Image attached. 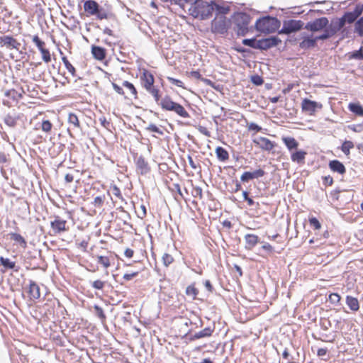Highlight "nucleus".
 I'll return each instance as SVG.
<instances>
[{
	"instance_id": "nucleus-1",
	"label": "nucleus",
	"mask_w": 363,
	"mask_h": 363,
	"mask_svg": "<svg viewBox=\"0 0 363 363\" xmlns=\"http://www.w3.org/2000/svg\"><path fill=\"white\" fill-rule=\"evenodd\" d=\"M152 94L157 104L163 110L172 111L184 118L190 116L181 104L174 102L169 96L163 95V92H152Z\"/></svg>"
},
{
	"instance_id": "nucleus-2",
	"label": "nucleus",
	"mask_w": 363,
	"mask_h": 363,
	"mask_svg": "<svg viewBox=\"0 0 363 363\" xmlns=\"http://www.w3.org/2000/svg\"><path fill=\"white\" fill-rule=\"evenodd\" d=\"M214 11L213 1L208 3L203 0L197 1L196 4L191 5L189 11L195 18H200L202 20L207 19L212 16Z\"/></svg>"
},
{
	"instance_id": "nucleus-3",
	"label": "nucleus",
	"mask_w": 363,
	"mask_h": 363,
	"mask_svg": "<svg viewBox=\"0 0 363 363\" xmlns=\"http://www.w3.org/2000/svg\"><path fill=\"white\" fill-rule=\"evenodd\" d=\"M281 22L275 17L267 16L257 20L255 28L258 31L264 33H272L277 30Z\"/></svg>"
},
{
	"instance_id": "nucleus-4",
	"label": "nucleus",
	"mask_w": 363,
	"mask_h": 363,
	"mask_svg": "<svg viewBox=\"0 0 363 363\" xmlns=\"http://www.w3.org/2000/svg\"><path fill=\"white\" fill-rule=\"evenodd\" d=\"M235 30L238 35L244 36L248 32V25L250 22V16L246 13L239 12L233 16Z\"/></svg>"
},
{
	"instance_id": "nucleus-5",
	"label": "nucleus",
	"mask_w": 363,
	"mask_h": 363,
	"mask_svg": "<svg viewBox=\"0 0 363 363\" xmlns=\"http://www.w3.org/2000/svg\"><path fill=\"white\" fill-rule=\"evenodd\" d=\"M84 9L88 15L96 16V18L99 20L107 19L108 17L106 11L94 0L85 1L84 3Z\"/></svg>"
},
{
	"instance_id": "nucleus-6",
	"label": "nucleus",
	"mask_w": 363,
	"mask_h": 363,
	"mask_svg": "<svg viewBox=\"0 0 363 363\" xmlns=\"http://www.w3.org/2000/svg\"><path fill=\"white\" fill-rule=\"evenodd\" d=\"M230 25V21L225 16L216 15L211 23V29L213 33L224 34L227 33Z\"/></svg>"
},
{
	"instance_id": "nucleus-7",
	"label": "nucleus",
	"mask_w": 363,
	"mask_h": 363,
	"mask_svg": "<svg viewBox=\"0 0 363 363\" xmlns=\"http://www.w3.org/2000/svg\"><path fill=\"white\" fill-rule=\"evenodd\" d=\"M304 23L301 20H286L283 22V27L278 31L279 34L290 35L304 28Z\"/></svg>"
},
{
	"instance_id": "nucleus-8",
	"label": "nucleus",
	"mask_w": 363,
	"mask_h": 363,
	"mask_svg": "<svg viewBox=\"0 0 363 363\" xmlns=\"http://www.w3.org/2000/svg\"><path fill=\"white\" fill-rule=\"evenodd\" d=\"M328 19L326 17L316 18L313 21L308 22L304 25V29L311 32L320 31L328 26Z\"/></svg>"
},
{
	"instance_id": "nucleus-9",
	"label": "nucleus",
	"mask_w": 363,
	"mask_h": 363,
	"mask_svg": "<svg viewBox=\"0 0 363 363\" xmlns=\"http://www.w3.org/2000/svg\"><path fill=\"white\" fill-rule=\"evenodd\" d=\"M0 44L9 49L18 50L21 43L11 35H3L0 37Z\"/></svg>"
},
{
	"instance_id": "nucleus-10",
	"label": "nucleus",
	"mask_w": 363,
	"mask_h": 363,
	"mask_svg": "<svg viewBox=\"0 0 363 363\" xmlns=\"http://www.w3.org/2000/svg\"><path fill=\"white\" fill-rule=\"evenodd\" d=\"M281 42V40L277 36L260 39V50H267L278 45Z\"/></svg>"
},
{
	"instance_id": "nucleus-11",
	"label": "nucleus",
	"mask_w": 363,
	"mask_h": 363,
	"mask_svg": "<svg viewBox=\"0 0 363 363\" xmlns=\"http://www.w3.org/2000/svg\"><path fill=\"white\" fill-rule=\"evenodd\" d=\"M136 169L137 172L142 174H146L150 171L148 162L145 160L143 156L140 155L136 159Z\"/></svg>"
},
{
	"instance_id": "nucleus-12",
	"label": "nucleus",
	"mask_w": 363,
	"mask_h": 363,
	"mask_svg": "<svg viewBox=\"0 0 363 363\" xmlns=\"http://www.w3.org/2000/svg\"><path fill=\"white\" fill-rule=\"evenodd\" d=\"M142 86L147 90H150L154 83L153 75L147 70H144L140 76Z\"/></svg>"
},
{
	"instance_id": "nucleus-13",
	"label": "nucleus",
	"mask_w": 363,
	"mask_h": 363,
	"mask_svg": "<svg viewBox=\"0 0 363 363\" xmlns=\"http://www.w3.org/2000/svg\"><path fill=\"white\" fill-rule=\"evenodd\" d=\"M5 98L3 99V104L11 106L13 102H18L22 97L21 92H4Z\"/></svg>"
},
{
	"instance_id": "nucleus-14",
	"label": "nucleus",
	"mask_w": 363,
	"mask_h": 363,
	"mask_svg": "<svg viewBox=\"0 0 363 363\" xmlns=\"http://www.w3.org/2000/svg\"><path fill=\"white\" fill-rule=\"evenodd\" d=\"M253 143L258 145L261 149L270 151L274 147V144L270 140L264 137H259L253 140Z\"/></svg>"
},
{
	"instance_id": "nucleus-15",
	"label": "nucleus",
	"mask_w": 363,
	"mask_h": 363,
	"mask_svg": "<svg viewBox=\"0 0 363 363\" xmlns=\"http://www.w3.org/2000/svg\"><path fill=\"white\" fill-rule=\"evenodd\" d=\"M66 223V220L57 217L54 220L51 221L50 225L55 234H57L67 230Z\"/></svg>"
},
{
	"instance_id": "nucleus-16",
	"label": "nucleus",
	"mask_w": 363,
	"mask_h": 363,
	"mask_svg": "<svg viewBox=\"0 0 363 363\" xmlns=\"http://www.w3.org/2000/svg\"><path fill=\"white\" fill-rule=\"evenodd\" d=\"M122 99H121L124 104L127 105H135L138 100V92H118Z\"/></svg>"
},
{
	"instance_id": "nucleus-17",
	"label": "nucleus",
	"mask_w": 363,
	"mask_h": 363,
	"mask_svg": "<svg viewBox=\"0 0 363 363\" xmlns=\"http://www.w3.org/2000/svg\"><path fill=\"white\" fill-rule=\"evenodd\" d=\"M213 332H214V328H213L211 327L205 328L202 330L196 332L194 335H191V337H189V340L191 341H194V340L201 339V338L208 337L212 335Z\"/></svg>"
},
{
	"instance_id": "nucleus-18",
	"label": "nucleus",
	"mask_w": 363,
	"mask_h": 363,
	"mask_svg": "<svg viewBox=\"0 0 363 363\" xmlns=\"http://www.w3.org/2000/svg\"><path fill=\"white\" fill-rule=\"evenodd\" d=\"M28 292L32 300H36L40 297V286L34 281L30 280Z\"/></svg>"
},
{
	"instance_id": "nucleus-19",
	"label": "nucleus",
	"mask_w": 363,
	"mask_h": 363,
	"mask_svg": "<svg viewBox=\"0 0 363 363\" xmlns=\"http://www.w3.org/2000/svg\"><path fill=\"white\" fill-rule=\"evenodd\" d=\"M245 248L247 250H252L259 242V238L257 235L254 234H247L245 236Z\"/></svg>"
},
{
	"instance_id": "nucleus-20",
	"label": "nucleus",
	"mask_w": 363,
	"mask_h": 363,
	"mask_svg": "<svg viewBox=\"0 0 363 363\" xmlns=\"http://www.w3.org/2000/svg\"><path fill=\"white\" fill-rule=\"evenodd\" d=\"M91 53L94 57L98 60H103L106 57V50L100 46L92 45Z\"/></svg>"
},
{
	"instance_id": "nucleus-21",
	"label": "nucleus",
	"mask_w": 363,
	"mask_h": 363,
	"mask_svg": "<svg viewBox=\"0 0 363 363\" xmlns=\"http://www.w3.org/2000/svg\"><path fill=\"white\" fill-rule=\"evenodd\" d=\"M330 169L339 174H344L346 171L344 164L339 160H334L329 162Z\"/></svg>"
},
{
	"instance_id": "nucleus-22",
	"label": "nucleus",
	"mask_w": 363,
	"mask_h": 363,
	"mask_svg": "<svg viewBox=\"0 0 363 363\" xmlns=\"http://www.w3.org/2000/svg\"><path fill=\"white\" fill-rule=\"evenodd\" d=\"M19 116L16 113H8L5 116L4 121L8 126L14 128L16 125L17 121L19 120Z\"/></svg>"
},
{
	"instance_id": "nucleus-23",
	"label": "nucleus",
	"mask_w": 363,
	"mask_h": 363,
	"mask_svg": "<svg viewBox=\"0 0 363 363\" xmlns=\"http://www.w3.org/2000/svg\"><path fill=\"white\" fill-rule=\"evenodd\" d=\"M68 123L74 130H81V125L78 116L74 113H69L67 118Z\"/></svg>"
},
{
	"instance_id": "nucleus-24",
	"label": "nucleus",
	"mask_w": 363,
	"mask_h": 363,
	"mask_svg": "<svg viewBox=\"0 0 363 363\" xmlns=\"http://www.w3.org/2000/svg\"><path fill=\"white\" fill-rule=\"evenodd\" d=\"M346 303L350 309L353 311H357L359 308V304L357 298L352 296H346Z\"/></svg>"
},
{
	"instance_id": "nucleus-25",
	"label": "nucleus",
	"mask_w": 363,
	"mask_h": 363,
	"mask_svg": "<svg viewBox=\"0 0 363 363\" xmlns=\"http://www.w3.org/2000/svg\"><path fill=\"white\" fill-rule=\"evenodd\" d=\"M10 239L20 245L23 248H26L27 247V242L25 238L22 237L20 234L16 233H11L9 234Z\"/></svg>"
},
{
	"instance_id": "nucleus-26",
	"label": "nucleus",
	"mask_w": 363,
	"mask_h": 363,
	"mask_svg": "<svg viewBox=\"0 0 363 363\" xmlns=\"http://www.w3.org/2000/svg\"><path fill=\"white\" fill-rule=\"evenodd\" d=\"M345 23L340 18L337 19L335 22H332L330 25L328 26V28L330 29L333 35H335L337 32L340 30L345 26Z\"/></svg>"
},
{
	"instance_id": "nucleus-27",
	"label": "nucleus",
	"mask_w": 363,
	"mask_h": 363,
	"mask_svg": "<svg viewBox=\"0 0 363 363\" xmlns=\"http://www.w3.org/2000/svg\"><path fill=\"white\" fill-rule=\"evenodd\" d=\"M316 46V42L314 38H309L303 39L300 43L299 47L301 49L307 50L309 48H312Z\"/></svg>"
},
{
	"instance_id": "nucleus-28",
	"label": "nucleus",
	"mask_w": 363,
	"mask_h": 363,
	"mask_svg": "<svg viewBox=\"0 0 363 363\" xmlns=\"http://www.w3.org/2000/svg\"><path fill=\"white\" fill-rule=\"evenodd\" d=\"M282 140L290 151L296 149L298 146V143L292 137H284Z\"/></svg>"
},
{
	"instance_id": "nucleus-29",
	"label": "nucleus",
	"mask_w": 363,
	"mask_h": 363,
	"mask_svg": "<svg viewBox=\"0 0 363 363\" xmlns=\"http://www.w3.org/2000/svg\"><path fill=\"white\" fill-rule=\"evenodd\" d=\"M216 154L218 160L221 162H225L229 158V154L228 151L222 147H216Z\"/></svg>"
},
{
	"instance_id": "nucleus-30",
	"label": "nucleus",
	"mask_w": 363,
	"mask_h": 363,
	"mask_svg": "<svg viewBox=\"0 0 363 363\" xmlns=\"http://www.w3.org/2000/svg\"><path fill=\"white\" fill-rule=\"evenodd\" d=\"M306 154H307L306 152H305L303 150L296 151V152H294L291 155V160L293 162H296L298 163H303Z\"/></svg>"
},
{
	"instance_id": "nucleus-31",
	"label": "nucleus",
	"mask_w": 363,
	"mask_h": 363,
	"mask_svg": "<svg viewBox=\"0 0 363 363\" xmlns=\"http://www.w3.org/2000/svg\"><path fill=\"white\" fill-rule=\"evenodd\" d=\"M317 106H318L317 102L312 101L308 99H304L302 103V108L303 111H315Z\"/></svg>"
},
{
	"instance_id": "nucleus-32",
	"label": "nucleus",
	"mask_w": 363,
	"mask_h": 363,
	"mask_svg": "<svg viewBox=\"0 0 363 363\" xmlns=\"http://www.w3.org/2000/svg\"><path fill=\"white\" fill-rule=\"evenodd\" d=\"M242 44L254 49L260 50V40H256L255 38H246L242 40Z\"/></svg>"
},
{
	"instance_id": "nucleus-33",
	"label": "nucleus",
	"mask_w": 363,
	"mask_h": 363,
	"mask_svg": "<svg viewBox=\"0 0 363 363\" xmlns=\"http://www.w3.org/2000/svg\"><path fill=\"white\" fill-rule=\"evenodd\" d=\"M0 262L1 265L6 269H15L16 272L18 271V268H16V262L11 261L9 258L0 257Z\"/></svg>"
},
{
	"instance_id": "nucleus-34",
	"label": "nucleus",
	"mask_w": 363,
	"mask_h": 363,
	"mask_svg": "<svg viewBox=\"0 0 363 363\" xmlns=\"http://www.w3.org/2000/svg\"><path fill=\"white\" fill-rule=\"evenodd\" d=\"M333 35H333V32L327 26L325 28H324V32L323 34H321L320 35H317L314 38L315 40V42L317 43L318 40H327Z\"/></svg>"
},
{
	"instance_id": "nucleus-35",
	"label": "nucleus",
	"mask_w": 363,
	"mask_h": 363,
	"mask_svg": "<svg viewBox=\"0 0 363 363\" xmlns=\"http://www.w3.org/2000/svg\"><path fill=\"white\" fill-rule=\"evenodd\" d=\"M349 109L359 116H363V108L359 104H350Z\"/></svg>"
},
{
	"instance_id": "nucleus-36",
	"label": "nucleus",
	"mask_w": 363,
	"mask_h": 363,
	"mask_svg": "<svg viewBox=\"0 0 363 363\" xmlns=\"http://www.w3.org/2000/svg\"><path fill=\"white\" fill-rule=\"evenodd\" d=\"M342 20L345 23H354L357 19V15H354L352 12H346L345 14L341 17Z\"/></svg>"
},
{
	"instance_id": "nucleus-37",
	"label": "nucleus",
	"mask_w": 363,
	"mask_h": 363,
	"mask_svg": "<svg viewBox=\"0 0 363 363\" xmlns=\"http://www.w3.org/2000/svg\"><path fill=\"white\" fill-rule=\"evenodd\" d=\"M214 10L216 11V15H222L224 16L227 14L230 11L229 6H220L213 2Z\"/></svg>"
},
{
	"instance_id": "nucleus-38",
	"label": "nucleus",
	"mask_w": 363,
	"mask_h": 363,
	"mask_svg": "<svg viewBox=\"0 0 363 363\" xmlns=\"http://www.w3.org/2000/svg\"><path fill=\"white\" fill-rule=\"evenodd\" d=\"M354 31L363 37V16L358 19L354 23Z\"/></svg>"
},
{
	"instance_id": "nucleus-39",
	"label": "nucleus",
	"mask_w": 363,
	"mask_h": 363,
	"mask_svg": "<svg viewBox=\"0 0 363 363\" xmlns=\"http://www.w3.org/2000/svg\"><path fill=\"white\" fill-rule=\"evenodd\" d=\"M354 147V144L352 141L350 140H345L341 147V150L346 155H350V149H352Z\"/></svg>"
},
{
	"instance_id": "nucleus-40",
	"label": "nucleus",
	"mask_w": 363,
	"mask_h": 363,
	"mask_svg": "<svg viewBox=\"0 0 363 363\" xmlns=\"http://www.w3.org/2000/svg\"><path fill=\"white\" fill-rule=\"evenodd\" d=\"M198 294L199 290L194 285H189L186 289V294L192 296L193 299L196 298Z\"/></svg>"
},
{
	"instance_id": "nucleus-41",
	"label": "nucleus",
	"mask_w": 363,
	"mask_h": 363,
	"mask_svg": "<svg viewBox=\"0 0 363 363\" xmlns=\"http://www.w3.org/2000/svg\"><path fill=\"white\" fill-rule=\"evenodd\" d=\"M97 262L101 264L106 269L111 265L109 258L108 257L99 255L97 256Z\"/></svg>"
},
{
	"instance_id": "nucleus-42",
	"label": "nucleus",
	"mask_w": 363,
	"mask_h": 363,
	"mask_svg": "<svg viewBox=\"0 0 363 363\" xmlns=\"http://www.w3.org/2000/svg\"><path fill=\"white\" fill-rule=\"evenodd\" d=\"M349 54L350 59L363 60V47H361L358 50Z\"/></svg>"
},
{
	"instance_id": "nucleus-43",
	"label": "nucleus",
	"mask_w": 363,
	"mask_h": 363,
	"mask_svg": "<svg viewBox=\"0 0 363 363\" xmlns=\"http://www.w3.org/2000/svg\"><path fill=\"white\" fill-rule=\"evenodd\" d=\"M95 314L102 320L104 321L106 318V315L104 313V310L101 307L98 305L94 306Z\"/></svg>"
},
{
	"instance_id": "nucleus-44",
	"label": "nucleus",
	"mask_w": 363,
	"mask_h": 363,
	"mask_svg": "<svg viewBox=\"0 0 363 363\" xmlns=\"http://www.w3.org/2000/svg\"><path fill=\"white\" fill-rule=\"evenodd\" d=\"M33 42L38 47V48L40 50V52H41L43 50L45 49V42L41 40L38 35H34L33 36Z\"/></svg>"
},
{
	"instance_id": "nucleus-45",
	"label": "nucleus",
	"mask_w": 363,
	"mask_h": 363,
	"mask_svg": "<svg viewBox=\"0 0 363 363\" xmlns=\"http://www.w3.org/2000/svg\"><path fill=\"white\" fill-rule=\"evenodd\" d=\"M62 60L67 68V69L72 74L74 75L75 73V68L73 67V65L69 62L67 58L66 57H62Z\"/></svg>"
},
{
	"instance_id": "nucleus-46",
	"label": "nucleus",
	"mask_w": 363,
	"mask_h": 363,
	"mask_svg": "<svg viewBox=\"0 0 363 363\" xmlns=\"http://www.w3.org/2000/svg\"><path fill=\"white\" fill-rule=\"evenodd\" d=\"M328 300L331 303L337 305L340 303L341 297L338 294L333 293L329 295Z\"/></svg>"
},
{
	"instance_id": "nucleus-47",
	"label": "nucleus",
	"mask_w": 363,
	"mask_h": 363,
	"mask_svg": "<svg viewBox=\"0 0 363 363\" xmlns=\"http://www.w3.org/2000/svg\"><path fill=\"white\" fill-rule=\"evenodd\" d=\"M162 262L165 267H168L174 261L173 257L167 253H164L162 256Z\"/></svg>"
},
{
	"instance_id": "nucleus-48",
	"label": "nucleus",
	"mask_w": 363,
	"mask_h": 363,
	"mask_svg": "<svg viewBox=\"0 0 363 363\" xmlns=\"http://www.w3.org/2000/svg\"><path fill=\"white\" fill-rule=\"evenodd\" d=\"M52 127V124L51 123V122L50 121H48V120L43 121L42 125H41L43 131H44L45 133H49V132H50Z\"/></svg>"
},
{
	"instance_id": "nucleus-49",
	"label": "nucleus",
	"mask_w": 363,
	"mask_h": 363,
	"mask_svg": "<svg viewBox=\"0 0 363 363\" xmlns=\"http://www.w3.org/2000/svg\"><path fill=\"white\" fill-rule=\"evenodd\" d=\"M40 52L42 54V59L45 62L48 63L51 61V55L50 51L48 49L45 48Z\"/></svg>"
},
{
	"instance_id": "nucleus-50",
	"label": "nucleus",
	"mask_w": 363,
	"mask_h": 363,
	"mask_svg": "<svg viewBox=\"0 0 363 363\" xmlns=\"http://www.w3.org/2000/svg\"><path fill=\"white\" fill-rule=\"evenodd\" d=\"M106 282L101 280H96L91 283V286L95 289L101 290L105 286Z\"/></svg>"
},
{
	"instance_id": "nucleus-51",
	"label": "nucleus",
	"mask_w": 363,
	"mask_h": 363,
	"mask_svg": "<svg viewBox=\"0 0 363 363\" xmlns=\"http://www.w3.org/2000/svg\"><path fill=\"white\" fill-rule=\"evenodd\" d=\"M191 194L194 197H199V199L202 198V189L199 186L193 187Z\"/></svg>"
},
{
	"instance_id": "nucleus-52",
	"label": "nucleus",
	"mask_w": 363,
	"mask_h": 363,
	"mask_svg": "<svg viewBox=\"0 0 363 363\" xmlns=\"http://www.w3.org/2000/svg\"><path fill=\"white\" fill-rule=\"evenodd\" d=\"M265 174V172L264 170L259 169L253 172H251L252 179H258L260 177H262Z\"/></svg>"
},
{
	"instance_id": "nucleus-53",
	"label": "nucleus",
	"mask_w": 363,
	"mask_h": 363,
	"mask_svg": "<svg viewBox=\"0 0 363 363\" xmlns=\"http://www.w3.org/2000/svg\"><path fill=\"white\" fill-rule=\"evenodd\" d=\"M146 129L149 131L157 133L160 135H163L162 130L157 128L155 124H150Z\"/></svg>"
},
{
	"instance_id": "nucleus-54",
	"label": "nucleus",
	"mask_w": 363,
	"mask_h": 363,
	"mask_svg": "<svg viewBox=\"0 0 363 363\" xmlns=\"http://www.w3.org/2000/svg\"><path fill=\"white\" fill-rule=\"evenodd\" d=\"M251 81L254 84L257 86L263 83V79L257 74L252 76Z\"/></svg>"
},
{
	"instance_id": "nucleus-55",
	"label": "nucleus",
	"mask_w": 363,
	"mask_h": 363,
	"mask_svg": "<svg viewBox=\"0 0 363 363\" xmlns=\"http://www.w3.org/2000/svg\"><path fill=\"white\" fill-rule=\"evenodd\" d=\"M247 128L249 130H254L255 132H259L262 130V128L255 123H247Z\"/></svg>"
},
{
	"instance_id": "nucleus-56",
	"label": "nucleus",
	"mask_w": 363,
	"mask_h": 363,
	"mask_svg": "<svg viewBox=\"0 0 363 363\" xmlns=\"http://www.w3.org/2000/svg\"><path fill=\"white\" fill-rule=\"evenodd\" d=\"M252 176H251V172H245L242 175H241V177H240V180L242 182H249L250 180H252Z\"/></svg>"
},
{
	"instance_id": "nucleus-57",
	"label": "nucleus",
	"mask_w": 363,
	"mask_h": 363,
	"mask_svg": "<svg viewBox=\"0 0 363 363\" xmlns=\"http://www.w3.org/2000/svg\"><path fill=\"white\" fill-rule=\"evenodd\" d=\"M310 225L314 227L315 229H319L321 227L320 222L315 218H311L309 220Z\"/></svg>"
},
{
	"instance_id": "nucleus-58",
	"label": "nucleus",
	"mask_w": 363,
	"mask_h": 363,
	"mask_svg": "<svg viewBox=\"0 0 363 363\" xmlns=\"http://www.w3.org/2000/svg\"><path fill=\"white\" fill-rule=\"evenodd\" d=\"M282 357L286 361V363H291L292 362V359L289 358L290 354L286 348L284 350L282 353Z\"/></svg>"
},
{
	"instance_id": "nucleus-59",
	"label": "nucleus",
	"mask_w": 363,
	"mask_h": 363,
	"mask_svg": "<svg viewBox=\"0 0 363 363\" xmlns=\"http://www.w3.org/2000/svg\"><path fill=\"white\" fill-rule=\"evenodd\" d=\"M323 183L325 185L331 186L333 184V179L330 175L323 177Z\"/></svg>"
},
{
	"instance_id": "nucleus-60",
	"label": "nucleus",
	"mask_w": 363,
	"mask_h": 363,
	"mask_svg": "<svg viewBox=\"0 0 363 363\" xmlns=\"http://www.w3.org/2000/svg\"><path fill=\"white\" fill-rule=\"evenodd\" d=\"M113 194L116 196H117L118 198L121 199H123V196H122V194L121 193V190L120 189L116 186H114L113 187Z\"/></svg>"
},
{
	"instance_id": "nucleus-61",
	"label": "nucleus",
	"mask_w": 363,
	"mask_h": 363,
	"mask_svg": "<svg viewBox=\"0 0 363 363\" xmlns=\"http://www.w3.org/2000/svg\"><path fill=\"white\" fill-rule=\"evenodd\" d=\"M122 85L124 87L130 89V91H136V89H135V86H133V84L132 83L128 82V81H123L122 82Z\"/></svg>"
},
{
	"instance_id": "nucleus-62",
	"label": "nucleus",
	"mask_w": 363,
	"mask_h": 363,
	"mask_svg": "<svg viewBox=\"0 0 363 363\" xmlns=\"http://www.w3.org/2000/svg\"><path fill=\"white\" fill-rule=\"evenodd\" d=\"M198 130L201 134H203L207 137H211V133L206 127L199 126Z\"/></svg>"
},
{
	"instance_id": "nucleus-63",
	"label": "nucleus",
	"mask_w": 363,
	"mask_h": 363,
	"mask_svg": "<svg viewBox=\"0 0 363 363\" xmlns=\"http://www.w3.org/2000/svg\"><path fill=\"white\" fill-rule=\"evenodd\" d=\"M104 203V198L101 197V196H96L95 199H94V204L96 206H101L102 204Z\"/></svg>"
},
{
	"instance_id": "nucleus-64",
	"label": "nucleus",
	"mask_w": 363,
	"mask_h": 363,
	"mask_svg": "<svg viewBox=\"0 0 363 363\" xmlns=\"http://www.w3.org/2000/svg\"><path fill=\"white\" fill-rule=\"evenodd\" d=\"M138 272H133L131 274H125L123 275V279L126 281H130L133 278L135 277L137 275H138Z\"/></svg>"
}]
</instances>
